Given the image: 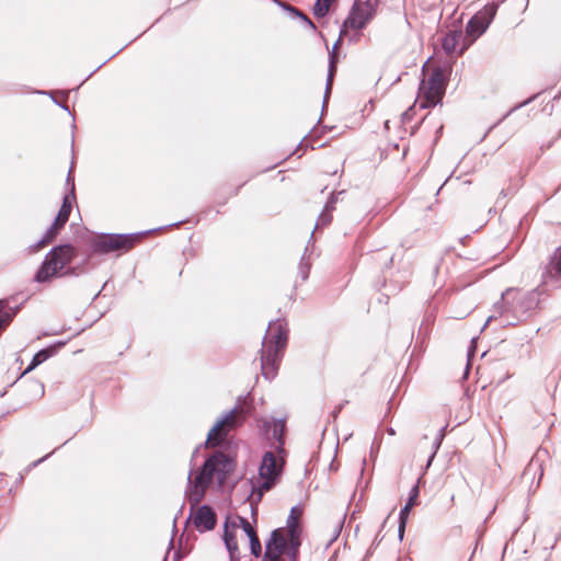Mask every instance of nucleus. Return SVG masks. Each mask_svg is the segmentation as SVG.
I'll list each match as a JSON object with an SVG mask.
<instances>
[{
	"label": "nucleus",
	"mask_w": 561,
	"mask_h": 561,
	"mask_svg": "<svg viewBox=\"0 0 561 561\" xmlns=\"http://www.w3.org/2000/svg\"><path fill=\"white\" fill-rule=\"evenodd\" d=\"M545 293L546 286L542 284L527 291L507 288L502 293L501 300L494 304L493 313L488 318L484 327L497 316L502 319V325H516L526 321L537 312Z\"/></svg>",
	"instance_id": "nucleus-1"
},
{
	"label": "nucleus",
	"mask_w": 561,
	"mask_h": 561,
	"mask_svg": "<svg viewBox=\"0 0 561 561\" xmlns=\"http://www.w3.org/2000/svg\"><path fill=\"white\" fill-rule=\"evenodd\" d=\"M232 470V458L221 451H216L208 457L194 479L193 471L191 470L187 477L188 483L185 494L192 508L203 500L214 478H217L219 484H222Z\"/></svg>",
	"instance_id": "nucleus-2"
},
{
	"label": "nucleus",
	"mask_w": 561,
	"mask_h": 561,
	"mask_svg": "<svg viewBox=\"0 0 561 561\" xmlns=\"http://www.w3.org/2000/svg\"><path fill=\"white\" fill-rule=\"evenodd\" d=\"M288 339L287 323L277 319L268 323L261 350L262 375L273 379L277 371L278 362Z\"/></svg>",
	"instance_id": "nucleus-3"
},
{
	"label": "nucleus",
	"mask_w": 561,
	"mask_h": 561,
	"mask_svg": "<svg viewBox=\"0 0 561 561\" xmlns=\"http://www.w3.org/2000/svg\"><path fill=\"white\" fill-rule=\"evenodd\" d=\"M76 255L77 251L71 244L54 247L47 253L44 262L37 270V283H44L54 277L73 274V268H68L66 272H62V270L70 264Z\"/></svg>",
	"instance_id": "nucleus-4"
},
{
	"label": "nucleus",
	"mask_w": 561,
	"mask_h": 561,
	"mask_svg": "<svg viewBox=\"0 0 561 561\" xmlns=\"http://www.w3.org/2000/svg\"><path fill=\"white\" fill-rule=\"evenodd\" d=\"M248 414L249 409L240 404H237L233 409L226 412L209 431L206 445L216 447L222 444L229 432L243 424Z\"/></svg>",
	"instance_id": "nucleus-5"
},
{
	"label": "nucleus",
	"mask_w": 561,
	"mask_h": 561,
	"mask_svg": "<svg viewBox=\"0 0 561 561\" xmlns=\"http://www.w3.org/2000/svg\"><path fill=\"white\" fill-rule=\"evenodd\" d=\"M446 70L435 68L427 79H423L419 87V100L422 108H430L442 102L447 87Z\"/></svg>",
	"instance_id": "nucleus-6"
},
{
	"label": "nucleus",
	"mask_w": 561,
	"mask_h": 561,
	"mask_svg": "<svg viewBox=\"0 0 561 561\" xmlns=\"http://www.w3.org/2000/svg\"><path fill=\"white\" fill-rule=\"evenodd\" d=\"M285 465L284 454L277 451H265L259 468V476L262 482L257 486V500L260 501L265 491L271 490L283 472Z\"/></svg>",
	"instance_id": "nucleus-7"
},
{
	"label": "nucleus",
	"mask_w": 561,
	"mask_h": 561,
	"mask_svg": "<svg viewBox=\"0 0 561 561\" xmlns=\"http://www.w3.org/2000/svg\"><path fill=\"white\" fill-rule=\"evenodd\" d=\"M142 233L105 234L93 242V250L96 253H108L116 250H129L141 239Z\"/></svg>",
	"instance_id": "nucleus-8"
},
{
	"label": "nucleus",
	"mask_w": 561,
	"mask_h": 561,
	"mask_svg": "<svg viewBox=\"0 0 561 561\" xmlns=\"http://www.w3.org/2000/svg\"><path fill=\"white\" fill-rule=\"evenodd\" d=\"M378 0H356L343 27L362 30L374 16Z\"/></svg>",
	"instance_id": "nucleus-9"
},
{
	"label": "nucleus",
	"mask_w": 561,
	"mask_h": 561,
	"mask_svg": "<svg viewBox=\"0 0 561 561\" xmlns=\"http://www.w3.org/2000/svg\"><path fill=\"white\" fill-rule=\"evenodd\" d=\"M497 11V3L490 2L478 11L468 22L466 32L472 38L481 36L491 24Z\"/></svg>",
	"instance_id": "nucleus-10"
},
{
	"label": "nucleus",
	"mask_w": 561,
	"mask_h": 561,
	"mask_svg": "<svg viewBox=\"0 0 561 561\" xmlns=\"http://www.w3.org/2000/svg\"><path fill=\"white\" fill-rule=\"evenodd\" d=\"M542 285L558 287L561 284V245L549 256L541 272Z\"/></svg>",
	"instance_id": "nucleus-11"
},
{
	"label": "nucleus",
	"mask_w": 561,
	"mask_h": 561,
	"mask_svg": "<svg viewBox=\"0 0 561 561\" xmlns=\"http://www.w3.org/2000/svg\"><path fill=\"white\" fill-rule=\"evenodd\" d=\"M287 538L282 528L272 531L270 540L265 546V553L263 561H283L280 556L286 550Z\"/></svg>",
	"instance_id": "nucleus-12"
},
{
	"label": "nucleus",
	"mask_w": 561,
	"mask_h": 561,
	"mask_svg": "<svg viewBox=\"0 0 561 561\" xmlns=\"http://www.w3.org/2000/svg\"><path fill=\"white\" fill-rule=\"evenodd\" d=\"M217 516L208 505H202L194 515V525L199 531H207L215 528Z\"/></svg>",
	"instance_id": "nucleus-13"
},
{
	"label": "nucleus",
	"mask_w": 561,
	"mask_h": 561,
	"mask_svg": "<svg viewBox=\"0 0 561 561\" xmlns=\"http://www.w3.org/2000/svg\"><path fill=\"white\" fill-rule=\"evenodd\" d=\"M264 428L272 431L273 438L277 442V453L285 454L284 449V433L286 428V422L284 419L273 420L272 422H264Z\"/></svg>",
	"instance_id": "nucleus-14"
},
{
	"label": "nucleus",
	"mask_w": 561,
	"mask_h": 561,
	"mask_svg": "<svg viewBox=\"0 0 561 561\" xmlns=\"http://www.w3.org/2000/svg\"><path fill=\"white\" fill-rule=\"evenodd\" d=\"M340 44V39L333 45L332 51L330 53V61H329V69H328V78H327V84H325V91L323 96V108L325 107L328 100L331 94L332 84H333V78L336 72V54L335 49L337 48V45Z\"/></svg>",
	"instance_id": "nucleus-15"
},
{
	"label": "nucleus",
	"mask_w": 561,
	"mask_h": 561,
	"mask_svg": "<svg viewBox=\"0 0 561 561\" xmlns=\"http://www.w3.org/2000/svg\"><path fill=\"white\" fill-rule=\"evenodd\" d=\"M301 515V510L298 507H293L290 511V514L287 518V526L286 528H283L285 531V537H293V536H301V528L299 525V518Z\"/></svg>",
	"instance_id": "nucleus-16"
},
{
	"label": "nucleus",
	"mask_w": 561,
	"mask_h": 561,
	"mask_svg": "<svg viewBox=\"0 0 561 561\" xmlns=\"http://www.w3.org/2000/svg\"><path fill=\"white\" fill-rule=\"evenodd\" d=\"M64 226L65 224L57 221L55 218L51 225L47 228L44 236L37 240V250L42 247L50 244L56 239Z\"/></svg>",
	"instance_id": "nucleus-17"
},
{
	"label": "nucleus",
	"mask_w": 561,
	"mask_h": 561,
	"mask_svg": "<svg viewBox=\"0 0 561 561\" xmlns=\"http://www.w3.org/2000/svg\"><path fill=\"white\" fill-rule=\"evenodd\" d=\"M224 541L229 552L230 561H239V549L236 535L228 530L227 525L224 531Z\"/></svg>",
	"instance_id": "nucleus-18"
},
{
	"label": "nucleus",
	"mask_w": 561,
	"mask_h": 561,
	"mask_svg": "<svg viewBox=\"0 0 561 561\" xmlns=\"http://www.w3.org/2000/svg\"><path fill=\"white\" fill-rule=\"evenodd\" d=\"M461 37L462 34L459 31H450L449 33H447L442 41V46L445 53L453 54L454 51H456V48Z\"/></svg>",
	"instance_id": "nucleus-19"
},
{
	"label": "nucleus",
	"mask_w": 561,
	"mask_h": 561,
	"mask_svg": "<svg viewBox=\"0 0 561 561\" xmlns=\"http://www.w3.org/2000/svg\"><path fill=\"white\" fill-rule=\"evenodd\" d=\"M301 546V539L298 536L287 537L286 550L283 554H286L289 561H298L299 547Z\"/></svg>",
	"instance_id": "nucleus-20"
},
{
	"label": "nucleus",
	"mask_w": 561,
	"mask_h": 561,
	"mask_svg": "<svg viewBox=\"0 0 561 561\" xmlns=\"http://www.w3.org/2000/svg\"><path fill=\"white\" fill-rule=\"evenodd\" d=\"M273 1L275 3H277L279 7H282L284 10L290 12L294 16L299 18L311 31H316L314 23L304 12H301L300 10H298L297 8H295L288 3L279 1V0H273Z\"/></svg>",
	"instance_id": "nucleus-21"
},
{
	"label": "nucleus",
	"mask_w": 561,
	"mask_h": 561,
	"mask_svg": "<svg viewBox=\"0 0 561 561\" xmlns=\"http://www.w3.org/2000/svg\"><path fill=\"white\" fill-rule=\"evenodd\" d=\"M419 496V486L414 485L409 492V499L405 505L401 508L399 516L400 519H408L411 508L415 505Z\"/></svg>",
	"instance_id": "nucleus-22"
},
{
	"label": "nucleus",
	"mask_w": 561,
	"mask_h": 561,
	"mask_svg": "<svg viewBox=\"0 0 561 561\" xmlns=\"http://www.w3.org/2000/svg\"><path fill=\"white\" fill-rule=\"evenodd\" d=\"M65 345L64 342H58L47 347L41 348L37 351V366L43 362L47 360L49 357L55 355L58 350H60Z\"/></svg>",
	"instance_id": "nucleus-23"
},
{
	"label": "nucleus",
	"mask_w": 561,
	"mask_h": 561,
	"mask_svg": "<svg viewBox=\"0 0 561 561\" xmlns=\"http://www.w3.org/2000/svg\"><path fill=\"white\" fill-rule=\"evenodd\" d=\"M70 197H71V195H66L64 197L62 205H61L57 216L55 217L57 219V221L62 222L65 225L69 219L71 207H72Z\"/></svg>",
	"instance_id": "nucleus-24"
},
{
	"label": "nucleus",
	"mask_w": 561,
	"mask_h": 561,
	"mask_svg": "<svg viewBox=\"0 0 561 561\" xmlns=\"http://www.w3.org/2000/svg\"><path fill=\"white\" fill-rule=\"evenodd\" d=\"M333 0H317L313 5V14L323 18L328 14Z\"/></svg>",
	"instance_id": "nucleus-25"
},
{
	"label": "nucleus",
	"mask_w": 561,
	"mask_h": 561,
	"mask_svg": "<svg viewBox=\"0 0 561 561\" xmlns=\"http://www.w3.org/2000/svg\"><path fill=\"white\" fill-rule=\"evenodd\" d=\"M307 248L305 249V252H307ZM311 268V263L309 262V259L306 257V253L300 259L299 265H298V273L301 278V280H307L309 277Z\"/></svg>",
	"instance_id": "nucleus-26"
},
{
	"label": "nucleus",
	"mask_w": 561,
	"mask_h": 561,
	"mask_svg": "<svg viewBox=\"0 0 561 561\" xmlns=\"http://www.w3.org/2000/svg\"><path fill=\"white\" fill-rule=\"evenodd\" d=\"M249 540H250L251 553L254 557H259L261 554V551H262V546H261V542H260V539H259L257 535L253 534V536L249 537Z\"/></svg>",
	"instance_id": "nucleus-27"
},
{
	"label": "nucleus",
	"mask_w": 561,
	"mask_h": 561,
	"mask_svg": "<svg viewBox=\"0 0 561 561\" xmlns=\"http://www.w3.org/2000/svg\"><path fill=\"white\" fill-rule=\"evenodd\" d=\"M37 94H44V95H48L53 102L59 106V104H61L60 101H58L55 95L56 94H59L62 99H67L68 95H69V91H42V90H37Z\"/></svg>",
	"instance_id": "nucleus-28"
},
{
	"label": "nucleus",
	"mask_w": 561,
	"mask_h": 561,
	"mask_svg": "<svg viewBox=\"0 0 561 561\" xmlns=\"http://www.w3.org/2000/svg\"><path fill=\"white\" fill-rule=\"evenodd\" d=\"M332 221V214L323 211L319 215L314 229L327 227Z\"/></svg>",
	"instance_id": "nucleus-29"
},
{
	"label": "nucleus",
	"mask_w": 561,
	"mask_h": 561,
	"mask_svg": "<svg viewBox=\"0 0 561 561\" xmlns=\"http://www.w3.org/2000/svg\"><path fill=\"white\" fill-rule=\"evenodd\" d=\"M537 470H540V477H542L541 465L538 460L531 459L526 469L524 470L523 477H527L533 471L536 473Z\"/></svg>",
	"instance_id": "nucleus-30"
},
{
	"label": "nucleus",
	"mask_w": 561,
	"mask_h": 561,
	"mask_svg": "<svg viewBox=\"0 0 561 561\" xmlns=\"http://www.w3.org/2000/svg\"><path fill=\"white\" fill-rule=\"evenodd\" d=\"M72 172H73V162L71 163L70 169L68 171L66 184L68 186H70V195L72 198H75V178L72 175Z\"/></svg>",
	"instance_id": "nucleus-31"
},
{
	"label": "nucleus",
	"mask_w": 561,
	"mask_h": 561,
	"mask_svg": "<svg viewBox=\"0 0 561 561\" xmlns=\"http://www.w3.org/2000/svg\"><path fill=\"white\" fill-rule=\"evenodd\" d=\"M239 519H240L241 527L243 528V530L248 537H251V536H253V534H256L254 528L251 526V524L249 523V520L247 518L240 517Z\"/></svg>",
	"instance_id": "nucleus-32"
},
{
	"label": "nucleus",
	"mask_w": 561,
	"mask_h": 561,
	"mask_svg": "<svg viewBox=\"0 0 561 561\" xmlns=\"http://www.w3.org/2000/svg\"><path fill=\"white\" fill-rule=\"evenodd\" d=\"M336 199H337L336 195H334L332 193L330 198L328 199V202L324 205L323 211H328V213L332 214V211L335 208Z\"/></svg>",
	"instance_id": "nucleus-33"
},
{
	"label": "nucleus",
	"mask_w": 561,
	"mask_h": 561,
	"mask_svg": "<svg viewBox=\"0 0 561 561\" xmlns=\"http://www.w3.org/2000/svg\"><path fill=\"white\" fill-rule=\"evenodd\" d=\"M336 199H337L336 195H334L332 193L330 198L328 199V202L324 205L323 211H328V213L332 214V211L335 208Z\"/></svg>",
	"instance_id": "nucleus-34"
},
{
	"label": "nucleus",
	"mask_w": 561,
	"mask_h": 561,
	"mask_svg": "<svg viewBox=\"0 0 561 561\" xmlns=\"http://www.w3.org/2000/svg\"><path fill=\"white\" fill-rule=\"evenodd\" d=\"M440 443H442V439H438L436 437L435 442H434V451L433 454L431 455L428 461H427V466L431 465L432 460L434 459L435 455H436V451L438 450L439 446H440Z\"/></svg>",
	"instance_id": "nucleus-35"
},
{
	"label": "nucleus",
	"mask_w": 561,
	"mask_h": 561,
	"mask_svg": "<svg viewBox=\"0 0 561 561\" xmlns=\"http://www.w3.org/2000/svg\"><path fill=\"white\" fill-rule=\"evenodd\" d=\"M10 320H11V318L8 313H4V316H0V332L10 322Z\"/></svg>",
	"instance_id": "nucleus-36"
},
{
	"label": "nucleus",
	"mask_w": 561,
	"mask_h": 561,
	"mask_svg": "<svg viewBox=\"0 0 561 561\" xmlns=\"http://www.w3.org/2000/svg\"><path fill=\"white\" fill-rule=\"evenodd\" d=\"M407 520H408V519H400V518H399V529H398V533H399V538H400V539H402V538H403V534H404V528H405Z\"/></svg>",
	"instance_id": "nucleus-37"
},
{
	"label": "nucleus",
	"mask_w": 561,
	"mask_h": 561,
	"mask_svg": "<svg viewBox=\"0 0 561 561\" xmlns=\"http://www.w3.org/2000/svg\"><path fill=\"white\" fill-rule=\"evenodd\" d=\"M343 522L339 520L335 525L334 536L333 539H336L340 535V531L342 529Z\"/></svg>",
	"instance_id": "nucleus-38"
},
{
	"label": "nucleus",
	"mask_w": 561,
	"mask_h": 561,
	"mask_svg": "<svg viewBox=\"0 0 561 561\" xmlns=\"http://www.w3.org/2000/svg\"><path fill=\"white\" fill-rule=\"evenodd\" d=\"M302 147H304V148H307V147H308V141H307V139H306V138H305V139H302V140L299 142V145H298V147H297V149H296V152H298Z\"/></svg>",
	"instance_id": "nucleus-39"
},
{
	"label": "nucleus",
	"mask_w": 561,
	"mask_h": 561,
	"mask_svg": "<svg viewBox=\"0 0 561 561\" xmlns=\"http://www.w3.org/2000/svg\"><path fill=\"white\" fill-rule=\"evenodd\" d=\"M534 98H535V96H533V98H530V99L526 100L525 102H523V103H520L519 105L515 106L512 111H514V110H516V108H518V107H522V106H524V105L528 104V103H529Z\"/></svg>",
	"instance_id": "nucleus-40"
},
{
	"label": "nucleus",
	"mask_w": 561,
	"mask_h": 561,
	"mask_svg": "<svg viewBox=\"0 0 561 561\" xmlns=\"http://www.w3.org/2000/svg\"><path fill=\"white\" fill-rule=\"evenodd\" d=\"M5 307H7V302L4 300H0V316H3L2 311L4 310Z\"/></svg>",
	"instance_id": "nucleus-41"
},
{
	"label": "nucleus",
	"mask_w": 561,
	"mask_h": 561,
	"mask_svg": "<svg viewBox=\"0 0 561 561\" xmlns=\"http://www.w3.org/2000/svg\"><path fill=\"white\" fill-rule=\"evenodd\" d=\"M35 367V356L33 357L30 366L26 368V370L24 373H27L28 370L33 369Z\"/></svg>",
	"instance_id": "nucleus-42"
},
{
	"label": "nucleus",
	"mask_w": 561,
	"mask_h": 561,
	"mask_svg": "<svg viewBox=\"0 0 561 561\" xmlns=\"http://www.w3.org/2000/svg\"><path fill=\"white\" fill-rule=\"evenodd\" d=\"M59 107H61L64 111H66L70 114L69 106L65 102H61V104H59Z\"/></svg>",
	"instance_id": "nucleus-43"
},
{
	"label": "nucleus",
	"mask_w": 561,
	"mask_h": 561,
	"mask_svg": "<svg viewBox=\"0 0 561 561\" xmlns=\"http://www.w3.org/2000/svg\"><path fill=\"white\" fill-rule=\"evenodd\" d=\"M445 428H446V427H443V428L439 431V434H438V436H437V438H438V439H442V440H443L444 435H445Z\"/></svg>",
	"instance_id": "nucleus-44"
},
{
	"label": "nucleus",
	"mask_w": 561,
	"mask_h": 561,
	"mask_svg": "<svg viewBox=\"0 0 561 561\" xmlns=\"http://www.w3.org/2000/svg\"><path fill=\"white\" fill-rule=\"evenodd\" d=\"M387 432H388L389 435H394L396 434V432H394V430L392 427L387 428Z\"/></svg>",
	"instance_id": "nucleus-45"
},
{
	"label": "nucleus",
	"mask_w": 561,
	"mask_h": 561,
	"mask_svg": "<svg viewBox=\"0 0 561 561\" xmlns=\"http://www.w3.org/2000/svg\"><path fill=\"white\" fill-rule=\"evenodd\" d=\"M408 116H409V111H407V112H404V113H403V119H407V118H408Z\"/></svg>",
	"instance_id": "nucleus-46"
},
{
	"label": "nucleus",
	"mask_w": 561,
	"mask_h": 561,
	"mask_svg": "<svg viewBox=\"0 0 561 561\" xmlns=\"http://www.w3.org/2000/svg\"><path fill=\"white\" fill-rule=\"evenodd\" d=\"M45 458H46V457H43V458H41V459H37V460H36V463H37V465H38V463H41L42 461H44V460H45Z\"/></svg>",
	"instance_id": "nucleus-47"
},
{
	"label": "nucleus",
	"mask_w": 561,
	"mask_h": 561,
	"mask_svg": "<svg viewBox=\"0 0 561 561\" xmlns=\"http://www.w3.org/2000/svg\"><path fill=\"white\" fill-rule=\"evenodd\" d=\"M467 368H469V364L467 365ZM467 375H468V369H466V371H465V376H467Z\"/></svg>",
	"instance_id": "nucleus-48"
},
{
	"label": "nucleus",
	"mask_w": 561,
	"mask_h": 561,
	"mask_svg": "<svg viewBox=\"0 0 561 561\" xmlns=\"http://www.w3.org/2000/svg\"><path fill=\"white\" fill-rule=\"evenodd\" d=\"M141 237L145 234V233H150V230H147V232H141Z\"/></svg>",
	"instance_id": "nucleus-49"
}]
</instances>
